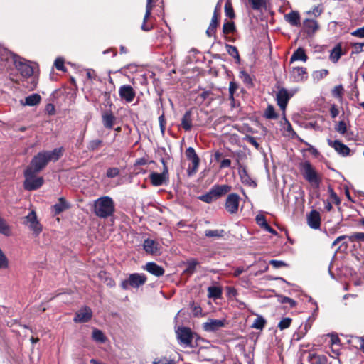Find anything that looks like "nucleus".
Segmentation results:
<instances>
[{
	"mask_svg": "<svg viewBox=\"0 0 364 364\" xmlns=\"http://www.w3.org/2000/svg\"><path fill=\"white\" fill-rule=\"evenodd\" d=\"M114 211V202L109 196H102L94 201L93 213L100 218L112 216Z\"/></svg>",
	"mask_w": 364,
	"mask_h": 364,
	"instance_id": "f257e3e1",
	"label": "nucleus"
},
{
	"mask_svg": "<svg viewBox=\"0 0 364 364\" xmlns=\"http://www.w3.org/2000/svg\"><path fill=\"white\" fill-rule=\"evenodd\" d=\"M299 170L304 178L311 185L318 187L321 183L320 177L309 161H305L299 164Z\"/></svg>",
	"mask_w": 364,
	"mask_h": 364,
	"instance_id": "f03ea898",
	"label": "nucleus"
},
{
	"mask_svg": "<svg viewBox=\"0 0 364 364\" xmlns=\"http://www.w3.org/2000/svg\"><path fill=\"white\" fill-rule=\"evenodd\" d=\"M35 171L31 168H26L24 171L25 181L23 187L27 191H33L39 188L44 183L43 177L36 176Z\"/></svg>",
	"mask_w": 364,
	"mask_h": 364,
	"instance_id": "7ed1b4c3",
	"label": "nucleus"
},
{
	"mask_svg": "<svg viewBox=\"0 0 364 364\" xmlns=\"http://www.w3.org/2000/svg\"><path fill=\"white\" fill-rule=\"evenodd\" d=\"M11 56L16 68L23 77H29L33 75L34 72L33 67L31 65L30 62L14 53L11 54Z\"/></svg>",
	"mask_w": 364,
	"mask_h": 364,
	"instance_id": "20e7f679",
	"label": "nucleus"
},
{
	"mask_svg": "<svg viewBox=\"0 0 364 364\" xmlns=\"http://www.w3.org/2000/svg\"><path fill=\"white\" fill-rule=\"evenodd\" d=\"M163 164V171L161 173L152 172L149 175L151 183L154 186H160L163 184L166 183L168 181V167L166 164L164 159H161Z\"/></svg>",
	"mask_w": 364,
	"mask_h": 364,
	"instance_id": "39448f33",
	"label": "nucleus"
},
{
	"mask_svg": "<svg viewBox=\"0 0 364 364\" xmlns=\"http://www.w3.org/2000/svg\"><path fill=\"white\" fill-rule=\"evenodd\" d=\"M146 282V277L145 275L134 273L131 274L127 279L122 282L121 287L124 289H127L129 287L138 288L144 284Z\"/></svg>",
	"mask_w": 364,
	"mask_h": 364,
	"instance_id": "423d86ee",
	"label": "nucleus"
},
{
	"mask_svg": "<svg viewBox=\"0 0 364 364\" xmlns=\"http://www.w3.org/2000/svg\"><path fill=\"white\" fill-rule=\"evenodd\" d=\"M179 343L187 347L191 346L193 341V332L188 327H178L176 331Z\"/></svg>",
	"mask_w": 364,
	"mask_h": 364,
	"instance_id": "0eeeda50",
	"label": "nucleus"
},
{
	"mask_svg": "<svg viewBox=\"0 0 364 364\" xmlns=\"http://www.w3.org/2000/svg\"><path fill=\"white\" fill-rule=\"evenodd\" d=\"M48 163V159L44 154L43 151L39 152L36 155L31 161V164L27 168H31L36 172H40L43 169Z\"/></svg>",
	"mask_w": 364,
	"mask_h": 364,
	"instance_id": "6e6552de",
	"label": "nucleus"
},
{
	"mask_svg": "<svg viewBox=\"0 0 364 364\" xmlns=\"http://www.w3.org/2000/svg\"><path fill=\"white\" fill-rule=\"evenodd\" d=\"M186 156L187 159L192 162V167H188L187 169L188 175L191 176L196 173L199 166L200 159L195 149L192 147H188L186 149Z\"/></svg>",
	"mask_w": 364,
	"mask_h": 364,
	"instance_id": "1a4fd4ad",
	"label": "nucleus"
},
{
	"mask_svg": "<svg viewBox=\"0 0 364 364\" xmlns=\"http://www.w3.org/2000/svg\"><path fill=\"white\" fill-rule=\"evenodd\" d=\"M240 196L237 193H230L226 198L225 208L230 214H235L238 211Z\"/></svg>",
	"mask_w": 364,
	"mask_h": 364,
	"instance_id": "9d476101",
	"label": "nucleus"
},
{
	"mask_svg": "<svg viewBox=\"0 0 364 364\" xmlns=\"http://www.w3.org/2000/svg\"><path fill=\"white\" fill-rule=\"evenodd\" d=\"M26 224L36 235H38L42 231L41 225L37 220L36 212L33 210L26 217Z\"/></svg>",
	"mask_w": 364,
	"mask_h": 364,
	"instance_id": "9b49d317",
	"label": "nucleus"
},
{
	"mask_svg": "<svg viewBox=\"0 0 364 364\" xmlns=\"http://www.w3.org/2000/svg\"><path fill=\"white\" fill-rule=\"evenodd\" d=\"M292 96L293 93L290 94L288 90L284 87H281L278 90L276 100L278 106L282 110L284 111L286 109L288 102Z\"/></svg>",
	"mask_w": 364,
	"mask_h": 364,
	"instance_id": "f8f14e48",
	"label": "nucleus"
},
{
	"mask_svg": "<svg viewBox=\"0 0 364 364\" xmlns=\"http://www.w3.org/2000/svg\"><path fill=\"white\" fill-rule=\"evenodd\" d=\"M225 319H213L210 318L203 324V328L207 332H215L225 326Z\"/></svg>",
	"mask_w": 364,
	"mask_h": 364,
	"instance_id": "ddd939ff",
	"label": "nucleus"
},
{
	"mask_svg": "<svg viewBox=\"0 0 364 364\" xmlns=\"http://www.w3.org/2000/svg\"><path fill=\"white\" fill-rule=\"evenodd\" d=\"M92 316V311L88 306H84L75 313L73 321L75 323L88 322Z\"/></svg>",
	"mask_w": 364,
	"mask_h": 364,
	"instance_id": "4468645a",
	"label": "nucleus"
},
{
	"mask_svg": "<svg viewBox=\"0 0 364 364\" xmlns=\"http://www.w3.org/2000/svg\"><path fill=\"white\" fill-rule=\"evenodd\" d=\"M144 251L151 255H159L161 254L159 244L154 240L146 239L143 244Z\"/></svg>",
	"mask_w": 364,
	"mask_h": 364,
	"instance_id": "2eb2a0df",
	"label": "nucleus"
},
{
	"mask_svg": "<svg viewBox=\"0 0 364 364\" xmlns=\"http://www.w3.org/2000/svg\"><path fill=\"white\" fill-rule=\"evenodd\" d=\"M119 95L120 97L127 102H131L134 100L136 92L131 85H124L119 87Z\"/></svg>",
	"mask_w": 364,
	"mask_h": 364,
	"instance_id": "dca6fc26",
	"label": "nucleus"
},
{
	"mask_svg": "<svg viewBox=\"0 0 364 364\" xmlns=\"http://www.w3.org/2000/svg\"><path fill=\"white\" fill-rule=\"evenodd\" d=\"M328 144L333 148L335 151L342 156H347L350 155V149L344 144L338 140L328 139Z\"/></svg>",
	"mask_w": 364,
	"mask_h": 364,
	"instance_id": "f3484780",
	"label": "nucleus"
},
{
	"mask_svg": "<svg viewBox=\"0 0 364 364\" xmlns=\"http://www.w3.org/2000/svg\"><path fill=\"white\" fill-rule=\"evenodd\" d=\"M307 223L312 229H318L321 226L320 213L316 210H311L307 215Z\"/></svg>",
	"mask_w": 364,
	"mask_h": 364,
	"instance_id": "a211bd4d",
	"label": "nucleus"
},
{
	"mask_svg": "<svg viewBox=\"0 0 364 364\" xmlns=\"http://www.w3.org/2000/svg\"><path fill=\"white\" fill-rule=\"evenodd\" d=\"M291 77L295 82H301L307 79V72L306 68L303 67H295L291 71Z\"/></svg>",
	"mask_w": 364,
	"mask_h": 364,
	"instance_id": "6ab92c4d",
	"label": "nucleus"
},
{
	"mask_svg": "<svg viewBox=\"0 0 364 364\" xmlns=\"http://www.w3.org/2000/svg\"><path fill=\"white\" fill-rule=\"evenodd\" d=\"M116 121V117L111 110L105 111L102 114V122L107 129H112Z\"/></svg>",
	"mask_w": 364,
	"mask_h": 364,
	"instance_id": "aec40b11",
	"label": "nucleus"
},
{
	"mask_svg": "<svg viewBox=\"0 0 364 364\" xmlns=\"http://www.w3.org/2000/svg\"><path fill=\"white\" fill-rule=\"evenodd\" d=\"M144 269L158 277L162 276L165 272L164 269L161 266L158 265L154 262H147Z\"/></svg>",
	"mask_w": 364,
	"mask_h": 364,
	"instance_id": "412c9836",
	"label": "nucleus"
},
{
	"mask_svg": "<svg viewBox=\"0 0 364 364\" xmlns=\"http://www.w3.org/2000/svg\"><path fill=\"white\" fill-rule=\"evenodd\" d=\"M210 189L213 191L215 198L218 199L229 193L231 191L232 187L227 184L214 185Z\"/></svg>",
	"mask_w": 364,
	"mask_h": 364,
	"instance_id": "4be33fe9",
	"label": "nucleus"
},
{
	"mask_svg": "<svg viewBox=\"0 0 364 364\" xmlns=\"http://www.w3.org/2000/svg\"><path fill=\"white\" fill-rule=\"evenodd\" d=\"M181 126L186 132H189L192 129L193 119L192 112L191 110L186 111L182 117Z\"/></svg>",
	"mask_w": 364,
	"mask_h": 364,
	"instance_id": "5701e85b",
	"label": "nucleus"
},
{
	"mask_svg": "<svg viewBox=\"0 0 364 364\" xmlns=\"http://www.w3.org/2000/svg\"><path fill=\"white\" fill-rule=\"evenodd\" d=\"M344 54L345 53L342 50L341 43H338L331 50L329 59L332 63H336Z\"/></svg>",
	"mask_w": 364,
	"mask_h": 364,
	"instance_id": "b1692460",
	"label": "nucleus"
},
{
	"mask_svg": "<svg viewBox=\"0 0 364 364\" xmlns=\"http://www.w3.org/2000/svg\"><path fill=\"white\" fill-rule=\"evenodd\" d=\"M152 1H153V0H147L146 6V13H145V15L144 17L143 23L141 27V29L144 31H149L152 28L151 26H150L149 24H147L146 23L147 19L149 18V16L151 14V11H152V8H153Z\"/></svg>",
	"mask_w": 364,
	"mask_h": 364,
	"instance_id": "393cba45",
	"label": "nucleus"
},
{
	"mask_svg": "<svg viewBox=\"0 0 364 364\" xmlns=\"http://www.w3.org/2000/svg\"><path fill=\"white\" fill-rule=\"evenodd\" d=\"M239 175L243 184L251 187H256V182L250 178L245 168L239 170Z\"/></svg>",
	"mask_w": 364,
	"mask_h": 364,
	"instance_id": "a878e982",
	"label": "nucleus"
},
{
	"mask_svg": "<svg viewBox=\"0 0 364 364\" xmlns=\"http://www.w3.org/2000/svg\"><path fill=\"white\" fill-rule=\"evenodd\" d=\"M285 20L291 26H297L300 25V16L299 12L292 11L284 16Z\"/></svg>",
	"mask_w": 364,
	"mask_h": 364,
	"instance_id": "bb28decb",
	"label": "nucleus"
},
{
	"mask_svg": "<svg viewBox=\"0 0 364 364\" xmlns=\"http://www.w3.org/2000/svg\"><path fill=\"white\" fill-rule=\"evenodd\" d=\"M308 59L307 55H306L305 50L302 48H297L292 55L290 58V62L293 63L294 61L301 60L303 62H306Z\"/></svg>",
	"mask_w": 364,
	"mask_h": 364,
	"instance_id": "cd10ccee",
	"label": "nucleus"
},
{
	"mask_svg": "<svg viewBox=\"0 0 364 364\" xmlns=\"http://www.w3.org/2000/svg\"><path fill=\"white\" fill-rule=\"evenodd\" d=\"M43 153L48 159V162L50 161H55L62 156L63 149L57 148L50 151H43Z\"/></svg>",
	"mask_w": 364,
	"mask_h": 364,
	"instance_id": "c85d7f7f",
	"label": "nucleus"
},
{
	"mask_svg": "<svg viewBox=\"0 0 364 364\" xmlns=\"http://www.w3.org/2000/svg\"><path fill=\"white\" fill-rule=\"evenodd\" d=\"M304 27L306 30V32L310 35L313 34L318 28V25L317 21L315 20L306 19L304 22Z\"/></svg>",
	"mask_w": 364,
	"mask_h": 364,
	"instance_id": "c756f323",
	"label": "nucleus"
},
{
	"mask_svg": "<svg viewBox=\"0 0 364 364\" xmlns=\"http://www.w3.org/2000/svg\"><path fill=\"white\" fill-rule=\"evenodd\" d=\"M41 100V96L38 94L34 93L27 96L25 98V102H22V104L23 105L35 106L40 103Z\"/></svg>",
	"mask_w": 364,
	"mask_h": 364,
	"instance_id": "7c9ffc66",
	"label": "nucleus"
},
{
	"mask_svg": "<svg viewBox=\"0 0 364 364\" xmlns=\"http://www.w3.org/2000/svg\"><path fill=\"white\" fill-rule=\"evenodd\" d=\"M55 214H59L63 210L69 208V204L65 201L63 198H60L58 202L53 206Z\"/></svg>",
	"mask_w": 364,
	"mask_h": 364,
	"instance_id": "2f4dec72",
	"label": "nucleus"
},
{
	"mask_svg": "<svg viewBox=\"0 0 364 364\" xmlns=\"http://www.w3.org/2000/svg\"><path fill=\"white\" fill-rule=\"evenodd\" d=\"M309 360L311 364H326L327 358L325 355H318L316 354H309Z\"/></svg>",
	"mask_w": 364,
	"mask_h": 364,
	"instance_id": "473e14b6",
	"label": "nucleus"
},
{
	"mask_svg": "<svg viewBox=\"0 0 364 364\" xmlns=\"http://www.w3.org/2000/svg\"><path fill=\"white\" fill-rule=\"evenodd\" d=\"M208 296L209 298L219 299L222 295V290L218 287H209L208 288Z\"/></svg>",
	"mask_w": 364,
	"mask_h": 364,
	"instance_id": "72a5a7b5",
	"label": "nucleus"
},
{
	"mask_svg": "<svg viewBox=\"0 0 364 364\" xmlns=\"http://www.w3.org/2000/svg\"><path fill=\"white\" fill-rule=\"evenodd\" d=\"M266 324V320L262 316H257L252 324V328L257 330H262Z\"/></svg>",
	"mask_w": 364,
	"mask_h": 364,
	"instance_id": "f704fd0d",
	"label": "nucleus"
},
{
	"mask_svg": "<svg viewBox=\"0 0 364 364\" xmlns=\"http://www.w3.org/2000/svg\"><path fill=\"white\" fill-rule=\"evenodd\" d=\"M0 233L6 236L11 235L10 227L7 225L6 220L0 215Z\"/></svg>",
	"mask_w": 364,
	"mask_h": 364,
	"instance_id": "c9c22d12",
	"label": "nucleus"
},
{
	"mask_svg": "<svg viewBox=\"0 0 364 364\" xmlns=\"http://www.w3.org/2000/svg\"><path fill=\"white\" fill-rule=\"evenodd\" d=\"M226 50L228 53L233 57L235 59L237 60V63H240V55L237 48L234 46L226 44L225 45Z\"/></svg>",
	"mask_w": 364,
	"mask_h": 364,
	"instance_id": "e433bc0d",
	"label": "nucleus"
},
{
	"mask_svg": "<svg viewBox=\"0 0 364 364\" xmlns=\"http://www.w3.org/2000/svg\"><path fill=\"white\" fill-rule=\"evenodd\" d=\"M102 144L103 141L101 139L91 140L87 144V149L92 151L98 150L102 146Z\"/></svg>",
	"mask_w": 364,
	"mask_h": 364,
	"instance_id": "4c0bfd02",
	"label": "nucleus"
},
{
	"mask_svg": "<svg viewBox=\"0 0 364 364\" xmlns=\"http://www.w3.org/2000/svg\"><path fill=\"white\" fill-rule=\"evenodd\" d=\"M198 198L207 203H210L217 199L211 189L207 193L200 196Z\"/></svg>",
	"mask_w": 364,
	"mask_h": 364,
	"instance_id": "58836bf2",
	"label": "nucleus"
},
{
	"mask_svg": "<svg viewBox=\"0 0 364 364\" xmlns=\"http://www.w3.org/2000/svg\"><path fill=\"white\" fill-rule=\"evenodd\" d=\"M236 30L235 23L232 21H225L223 26V32L225 35L233 33Z\"/></svg>",
	"mask_w": 364,
	"mask_h": 364,
	"instance_id": "ea45409f",
	"label": "nucleus"
},
{
	"mask_svg": "<svg viewBox=\"0 0 364 364\" xmlns=\"http://www.w3.org/2000/svg\"><path fill=\"white\" fill-rule=\"evenodd\" d=\"M92 336L95 341L99 343H105L106 341V337L103 332L99 329H94Z\"/></svg>",
	"mask_w": 364,
	"mask_h": 364,
	"instance_id": "a19ab883",
	"label": "nucleus"
},
{
	"mask_svg": "<svg viewBox=\"0 0 364 364\" xmlns=\"http://www.w3.org/2000/svg\"><path fill=\"white\" fill-rule=\"evenodd\" d=\"M264 117L268 119H276L278 118V114L275 112L272 105H269L267 106L264 112Z\"/></svg>",
	"mask_w": 364,
	"mask_h": 364,
	"instance_id": "79ce46f5",
	"label": "nucleus"
},
{
	"mask_svg": "<svg viewBox=\"0 0 364 364\" xmlns=\"http://www.w3.org/2000/svg\"><path fill=\"white\" fill-rule=\"evenodd\" d=\"M205 235L208 237H222L224 235L223 230H207Z\"/></svg>",
	"mask_w": 364,
	"mask_h": 364,
	"instance_id": "37998d69",
	"label": "nucleus"
},
{
	"mask_svg": "<svg viewBox=\"0 0 364 364\" xmlns=\"http://www.w3.org/2000/svg\"><path fill=\"white\" fill-rule=\"evenodd\" d=\"M248 2L252 9L257 11L260 10L266 4L265 0H248Z\"/></svg>",
	"mask_w": 364,
	"mask_h": 364,
	"instance_id": "c03bdc74",
	"label": "nucleus"
},
{
	"mask_svg": "<svg viewBox=\"0 0 364 364\" xmlns=\"http://www.w3.org/2000/svg\"><path fill=\"white\" fill-rule=\"evenodd\" d=\"M292 319L289 317L282 318L278 323V328L282 331L289 328L291 323Z\"/></svg>",
	"mask_w": 364,
	"mask_h": 364,
	"instance_id": "a18cd8bd",
	"label": "nucleus"
},
{
	"mask_svg": "<svg viewBox=\"0 0 364 364\" xmlns=\"http://www.w3.org/2000/svg\"><path fill=\"white\" fill-rule=\"evenodd\" d=\"M350 242H364V232H354L348 236Z\"/></svg>",
	"mask_w": 364,
	"mask_h": 364,
	"instance_id": "49530a36",
	"label": "nucleus"
},
{
	"mask_svg": "<svg viewBox=\"0 0 364 364\" xmlns=\"http://www.w3.org/2000/svg\"><path fill=\"white\" fill-rule=\"evenodd\" d=\"M197 264L198 262L196 259L189 261L187 264V267L185 270V272L192 274L195 272Z\"/></svg>",
	"mask_w": 364,
	"mask_h": 364,
	"instance_id": "de8ad7c7",
	"label": "nucleus"
},
{
	"mask_svg": "<svg viewBox=\"0 0 364 364\" xmlns=\"http://www.w3.org/2000/svg\"><path fill=\"white\" fill-rule=\"evenodd\" d=\"M335 129L336 132L341 134H345V133H347V127L346 124L344 121H340L338 124L336 126Z\"/></svg>",
	"mask_w": 364,
	"mask_h": 364,
	"instance_id": "09e8293b",
	"label": "nucleus"
},
{
	"mask_svg": "<svg viewBox=\"0 0 364 364\" xmlns=\"http://www.w3.org/2000/svg\"><path fill=\"white\" fill-rule=\"evenodd\" d=\"M284 129L288 132L289 136H291L292 137L295 136L296 135V132L294 131L293 127L290 122L284 118Z\"/></svg>",
	"mask_w": 364,
	"mask_h": 364,
	"instance_id": "8fccbe9b",
	"label": "nucleus"
},
{
	"mask_svg": "<svg viewBox=\"0 0 364 364\" xmlns=\"http://www.w3.org/2000/svg\"><path fill=\"white\" fill-rule=\"evenodd\" d=\"M225 13L226 16L230 18H235V12L230 4L226 3L225 4Z\"/></svg>",
	"mask_w": 364,
	"mask_h": 364,
	"instance_id": "3c124183",
	"label": "nucleus"
},
{
	"mask_svg": "<svg viewBox=\"0 0 364 364\" xmlns=\"http://www.w3.org/2000/svg\"><path fill=\"white\" fill-rule=\"evenodd\" d=\"M343 93V87L341 85L336 86L332 90V94L334 97L341 98Z\"/></svg>",
	"mask_w": 364,
	"mask_h": 364,
	"instance_id": "603ef678",
	"label": "nucleus"
},
{
	"mask_svg": "<svg viewBox=\"0 0 364 364\" xmlns=\"http://www.w3.org/2000/svg\"><path fill=\"white\" fill-rule=\"evenodd\" d=\"M119 170L118 168H109L107 170L106 175L108 178H112L117 176L119 175Z\"/></svg>",
	"mask_w": 364,
	"mask_h": 364,
	"instance_id": "864d4df0",
	"label": "nucleus"
},
{
	"mask_svg": "<svg viewBox=\"0 0 364 364\" xmlns=\"http://www.w3.org/2000/svg\"><path fill=\"white\" fill-rule=\"evenodd\" d=\"M54 65L57 70H64L65 66H64V60L61 58H58L55 59Z\"/></svg>",
	"mask_w": 364,
	"mask_h": 364,
	"instance_id": "5fc2aeb1",
	"label": "nucleus"
},
{
	"mask_svg": "<svg viewBox=\"0 0 364 364\" xmlns=\"http://www.w3.org/2000/svg\"><path fill=\"white\" fill-rule=\"evenodd\" d=\"M269 264H271L272 267L277 269L287 266V264L284 262L276 259L270 260Z\"/></svg>",
	"mask_w": 364,
	"mask_h": 364,
	"instance_id": "6e6d98bb",
	"label": "nucleus"
},
{
	"mask_svg": "<svg viewBox=\"0 0 364 364\" xmlns=\"http://www.w3.org/2000/svg\"><path fill=\"white\" fill-rule=\"evenodd\" d=\"M240 77L243 80L244 82L245 83H251L252 82V80H251V77L250 76V75L245 72V71H240Z\"/></svg>",
	"mask_w": 364,
	"mask_h": 364,
	"instance_id": "4d7b16f0",
	"label": "nucleus"
},
{
	"mask_svg": "<svg viewBox=\"0 0 364 364\" xmlns=\"http://www.w3.org/2000/svg\"><path fill=\"white\" fill-rule=\"evenodd\" d=\"M257 223L262 228L267 224L265 217L262 215H258L256 216Z\"/></svg>",
	"mask_w": 364,
	"mask_h": 364,
	"instance_id": "13d9d810",
	"label": "nucleus"
},
{
	"mask_svg": "<svg viewBox=\"0 0 364 364\" xmlns=\"http://www.w3.org/2000/svg\"><path fill=\"white\" fill-rule=\"evenodd\" d=\"M328 74V71L326 69L321 70L319 71H316L314 73V77L318 80L322 79L325 77Z\"/></svg>",
	"mask_w": 364,
	"mask_h": 364,
	"instance_id": "bf43d9fd",
	"label": "nucleus"
},
{
	"mask_svg": "<svg viewBox=\"0 0 364 364\" xmlns=\"http://www.w3.org/2000/svg\"><path fill=\"white\" fill-rule=\"evenodd\" d=\"M246 141L252 144V146H254L257 149H259V144L257 141V140L255 139V138L254 136H247L246 137Z\"/></svg>",
	"mask_w": 364,
	"mask_h": 364,
	"instance_id": "052dcab7",
	"label": "nucleus"
},
{
	"mask_svg": "<svg viewBox=\"0 0 364 364\" xmlns=\"http://www.w3.org/2000/svg\"><path fill=\"white\" fill-rule=\"evenodd\" d=\"M281 302L283 304H289L291 307L296 306V301L294 299L287 296L282 297Z\"/></svg>",
	"mask_w": 364,
	"mask_h": 364,
	"instance_id": "680f3d73",
	"label": "nucleus"
},
{
	"mask_svg": "<svg viewBox=\"0 0 364 364\" xmlns=\"http://www.w3.org/2000/svg\"><path fill=\"white\" fill-rule=\"evenodd\" d=\"M218 15L217 14V10L215 9L214 13H213V17H212V19H211V21H210V23L209 26H210L212 27L217 28V26H218Z\"/></svg>",
	"mask_w": 364,
	"mask_h": 364,
	"instance_id": "e2e57ef3",
	"label": "nucleus"
},
{
	"mask_svg": "<svg viewBox=\"0 0 364 364\" xmlns=\"http://www.w3.org/2000/svg\"><path fill=\"white\" fill-rule=\"evenodd\" d=\"M351 34L353 36L364 38V27L356 29L355 31H353Z\"/></svg>",
	"mask_w": 364,
	"mask_h": 364,
	"instance_id": "0e129e2a",
	"label": "nucleus"
},
{
	"mask_svg": "<svg viewBox=\"0 0 364 364\" xmlns=\"http://www.w3.org/2000/svg\"><path fill=\"white\" fill-rule=\"evenodd\" d=\"M330 114L332 118H336L339 114V110L336 105H331Z\"/></svg>",
	"mask_w": 364,
	"mask_h": 364,
	"instance_id": "69168bd1",
	"label": "nucleus"
},
{
	"mask_svg": "<svg viewBox=\"0 0 364 364\" xmlns=\"http://www.w3.org/2000/svg\"><path fill=\"white\" fill-rule=\"evenodd\" d=\"M238 85L236 82L231 81L229 85V92L230 96L232 97L234 92L237 90Z\"/></svg>",
	"mask_w": 364,
	"mask_h": 364,
	"instance_id": "338daca9",
	"label": "nucleus"
},
{
	"mask_svg": "<svg viewBox=\"0 0 364 364\" xmlns=\"http://www.w3.org/2000/svg\"><path fill=\"white\" fill-rule=\"evenodd\" d=\"M152 364H172V363L168 361L166 358H164L154 360Z\"/></svg>",
	"mask_w": 364,
	"mask_h": 364,
	"instance_id": "774afa93",
	"label": "nucleus"
}]
</instances>
